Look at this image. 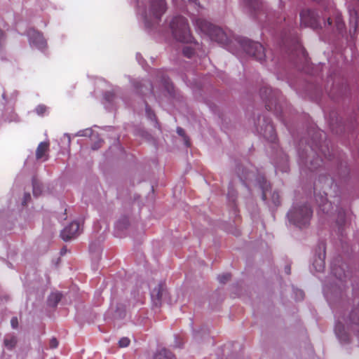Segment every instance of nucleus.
Instances as JSON below:
<instances>
[{
	"label": "nucleus",
	"instance_id": "f257e3e1",
	"mask_svg": "<svg viewBox=\"0 0 359 359\" xmlns=\"http://www.w3.org/2000/svg\"><path fill=\"white\" fill-rule=\"evenodd\" d=\"M133 1L136 4L137 15L149 32L163 33L169 29L176 40L183 43L191 42L187 20L184 17L176 16L162 23V16L167 10L165 0Z\"/></svg>",
	"mask_w": 359,
	"mask_h": 359
},
{
	"label": "nucleus",
	"instance_id": "f03ea898",
	"mask_svg": "<svg viewBox=\"0 0 359 359\" xmlns=\"http://www.w3.org/2000/svg\"><path fill=\"white\" fill-rule=\"evenodd\" d=\"M334 334L343 346L351 344L353 337L359 341V302L336 313Z\"/></svg>",
	"mask_w": 359,
	"mask_h": 359
},
{
	"label": "nucleus",
	"instance_id": "7ed1b4c3",
	"mask_svg": "<svg viewBox=\"0 0 359 359\" xmlns=\"http://www.w3.org/2000/svg\"><path fill=\"white\" fill-rule=\"evenodd\" d=\"M314 196L320 210L325 214H329L334 209L341 212L339 209V186L334 183V180L327 175L320 176L314 183Z\"/></svg>",
	"mask_w": 359,
	"mask_h": 359
},
{
	"label": "nucleus",
	"instance_id": "20e7f679",
	"mask_svg": "<svg viewBox=\"0 0 359 359\" xmlns=\"http://www.w3.org/2000/svg\"><path fill=\"white\" fill-rule=\"evenodd\" d=\"M331 273L336 280L331 283H325L323 285L324 295L330 304L338 299H342L346 287L345 283L350 275L347 264L339 259L332 262Z\"/></svg>",
	"mask_w": 359,
	"mask_h": 359
},
{
	"label": "nucleus",
	"instance_id": "39448f33",
	"mask_svg": "<svg viewBox=\"0 0 359 359\" xmlns=\"http://www.w3.org/2000/svg\"><path fill=\"white\" fill-rule=\"evenodd\" d=\"M298 153L300 167L311 171L321 165L323 158L320 155H323L325 158L331 156V152L327 146H320L319 148L318 144L308 145L304 149H299Z\"/></svg>",
	"mask_w": 359,
	"mask_h": 359
},
{
	"label": "nucleus",
	"instance_id": "423d86ee",
	"mask_svg": "<svg viewBox=\"0 0 359 359\" xmlns=\"http://www.w3.org/2000/svg\"><path fill=\"white\" fill-rule=\"evenodd\" d=\"M313 211L307 203H295L287 212L290 224L302 229L306 227L310 222Z\"/></svg>",
	"mask_w": 359,
	"mask_h": 359
},
{
	"label": "nucleus",
	"instance_id": "0eeeda50",
	"mask_svg": "<svg viewBox=\"0 0 359 359\" xmlns=\"http://www.w3.org/2000/svg\"><path fill=\"white\" fill-rule=\"evenodd\" d=\"M196 25L202 32L208 35L212 41H217L222 46L229 42L226 34L219 27H217L204 19H198Z\"/></svg>",
	"mask_w": 359,
	"mask_h": 359
},
{
	"label": "nucleus",
	"instance_id": "6e6552de",
	"mask_svg": "<svg viewBox=\"0 0 359 359\" xmlns=\"http://www.w3.org/2000/svg\"><path fill=\"white\" fill-rule=\"evenodd\" d=\"M236 41L244 52L257 60L262 62L265 58L264 48L261 43L242 37L237 38Z\"/></svg>",
	"mask_w": 359,
	"mask_h": 359
},
{
	"label": "nucleus",
	"instance_id": "1a4fd4ad",
	"mask_svg": "<svg viewBox=\"0 0 359 359\" xmlns=\"http://www.w3.org/2000/svg\"><path fill=\"white\" fill-rule=\"evenodd\" d=\"M256 131L258 134L269 142H273L276 140V135L271 121L265 116H259L257 123H255Z\"/></svg>",
	"mask_w": 359,
	"mask_h": 359
},
{
	"label": "nucleus",
	"instance_id": "9d476101",
	"mask_svg": "<svg viewBox=\"0 0 359 359\" xmlns=\"http://www.w3.org/2000/svg\"><path fill=\"white\" fill-rule=\"evenodd\" d=\"M255 181V184L257 185L262 190V200L267 202L271 200L274 206H278L280 204L279 194L276 191L271 193V191L269 189V184L266 181L264 177L259 174Z\"/></svg>",
	"mask_w": 359,
	"mask_h": 359
},
{
	"label": "nucleus",
	"instance_id": "9b49d317",
	"mask_svg": "<svg viewBox=\"0 0 359 359\" xmlns=\"http://www.w3.org/2000/svg\"><path fill=\"white\" fill-rule=\"evenodd\" d=\"M325 243L324 242L319 243L316 249L315 255L310 267V270L312 273H320L323 271L325 269Z\"/></svg>",
	"mask_w": 359,
	"mask_h": 359
},
{
	"label": "nucleus",
	"instance_id": "f8f14e48",
	"mask_svg": "<svg viewBox=\"0 0 359 359\" xmlns=\"http://www.w3.org/2000/svg\"><path fill=\"white\" fill-rule=\"evenodd\" d=\"M261 95L263 99L266 100V107L268 110L277 109V96L278 90L272 89L271 87H264L261 89Z\"/></svg>",
	"mask_w": 359,
	"mask_h": 359
},
{
	"label": "nucleus",
	"instance_id": "ddd939ff",
	"mask_svg": "<svg viewBox=\"0 0 359 359\" xmlns=\"http://www.w3.org/2000/svg\"><path fill=\"white\" fill-rule=\"evenodd\" d=\"M301 24L305 27L317 28L319 26V19L316 13L311 10H304L300 13Z\"/></svg>",
	"mask_w": 359,
	"mask_h": 359
},
{
	"label": "nucleus",
	"instance_id": "4468645a",
	"mask_svg": "<svg viewBox=\"0 0 359 359\" xmlns=\"http://www.w3.org/2000/svg\"><path fill=\"white\" fill-rule=\"evenodd\" d=\"M29 43L32 47L39 50H43L46 47V41L43 35L38 31L32 29L27 32Z\"/></svg>",
	"mask_w": 359,
	"mask_h": 359
},
{
	"label": "nucleus",
	"instance_id": "2eb2a0df",
	"mask_svg": "<svg viewBox=\"0 0 359 359\" xmlns=\"http://www.w3.org/2000/svg\"><path fill=\"white\" fill-rule=\"evenodd\" d=\"M347 11L349 14L350 24L352 26L355 32L356 30L358 11L359 9V0H347L346 1Z\"/></svg>",
	"mask_w": 359,
	"mask_h": 359
},
{
	"label": "nucleus",
	"instance_id": "dca6fc26",
	"mask_svg": "<svg viewBox=\"0 0 359 359\" xmlns=\"http://www.w3.org/2000/svg\"><path fill=\"white\" fill-rule=\"evenodd\" d=\"M81 232L80 224L78 222H71L61 232L62 238L68 241L76 238Z\"/></svg>",
	"mask_w": 359,
	"mask_h": 359
},
{
	"label": "nucleus",
	"instance_id": "f3484780",
	"mask_svg": "<svg viewBox=\"0 0 359 359\" xmlns=\"http://www.w3.org/2000/svg\"><path fill=\"white\" fill-rule=\"evenodd\" d=\"M157 78L168 94L172 95L173 87L167 75L163 72L159 71L157 74Z\"/></svg>",
	"mask_w": 359,
	"mask_h": 359
},
{
	"label": "nucleus",
	"instance_id": "a211bd4d",
	"mask_svg": "<svg viewBox=\"0 0 359 359\" xmlns=\"http://www.w3.org/2000/svg\"><path fill=\"white\" fill-rule=\"evenodd\" d=\"M165 292L163 285L158 284L151 292V297L156 306L161 304L163 294Z\"/></svg>",
	"mask_w": 359,
	"mask_h": 359
},
{
	"label": "nucleus",
	"instance_id": "6ab92c4d",
	"mask_svg": "<svg viewBox=\"0 0 359 359\" xmlns=\"http://www.w3.org/2000/svg\"><path fill=\"white\" fill-rule=\"evenodd\" d=\"M133 85L137 90L144 95H146L147 93H151L152 90L151 84L147 81L144 82L135 81Z\"/></svg>",
	"mask_w": 359,
	"mask_h": 359
},
{
	"label": "nucleus",
	"instance_id": "aec40b11",
	"mask_svg": "<svg viewBox=\"0 0 359 359\" xmlns=\"http://www.w3.org/2000/svg\"><path fill=\"white\" fill-rule=\"evenodd\" d=\"M154 359H175V358L170 351L162 348L156 353Z\"/></svg>",
	"mask_w": 359,
	"mask_h": 359
},
{
	"label": "nucleus",
	"instance_id": "412c9836",
	"mask_svg": "<svg viewBox=\"0 0 359 359\" xmlns=\"http://www.w3.org/2000/svg\"><path fill=\"white\" fill-rule=\"evenodd\" d=\"M238 175L242 181L245 182L246 183L247 181H249V184H248V186L250 185V183L253 180V178L255 177V175L252 171L247 172L246 170H243L241 174L240 173V171H238Z\"/></svg>",
	"mask_w": 359,
	"mask_h": 359
},
{
	"label": "nucleus",
	"instance_id": "4be33fe9",
	"mask_svg": "<svg viewBox=\"0 0 359 359\" xmlns=\"http://www.w3.org/2000/svg\"><path fill=\"white\" fill-rule=\"evenodd\" d=\"M48 144L46 142H41L36 149V156L37 159L42 158L48 149Z\"/></svg>",
	"mask_w": 359,
	"mask_h": 359
},
{
	"label": "nucleus",
	"instance_id": "5701e85b",
	"mask_svg": "<svg viewBox=\"0 0 359 359\" xmlns=\"http://www.w3.org/2000/svg\"><path fill=\"white\" fill-rule=\"evenodd\" d=\"M61 299V294L59 292H53L48 297V304L51 306H55Z\"/></svg>",
	"mask_w": 359,
	"mask_h": 359
},
{
	"label": "nucleus",
	"instance_id": "b1692460",
	"mask_svg": "<svg viewBox=\"0 0 359 359\" xmlns=\"http://www.w3.org/2000/svg\"><path fill=\"white\" fill-rule=\"evenodd\" d=\"M32 187L34 196H39L42 192L41 183L38 180L34 178L32 180Z\"/></svg>",
	"mask_w": 359,
	"mask_h": 359
},
{
	"label": "nucleus",
	"instance_id": "393cba45",
	"mask_svg": "<svg viewBox=\"0 0 359 359\" xmlns=\"http://www.w3.org/2000/svg\"><path fill=\"white\" fill-rule=\"evenodd\" d=\"M334 23H335V27H336L337 29L339 32H341L344 28V23L341 18V14H339L338 13H335Z\"/></svg>",
	"mask_w": 359,
	"mask_h": 359
},
{
	"label": "nucleus",
	"instance_id": "a878e982",
	"mask_svg": "<svg viewBox=\"0 0 359 359\" xmlns=\"http://www.w3.org/2000/svg\"><path fill=\"white\" fill-rule=\"evenodd\" d=\"M243 1L252 11H257L259 9V3L258 0H243Z\"/></svg>",
	"mask_w": 359,
	"mask_h": 359
},
{
	"label": "nucleus",
	"instance_id": "bb28decb",
	"mask_svg": "<svg viewBox=\"0 0 359 359\" xmlns=\"http://www.w3.org/2000/svg\"><path fill=\"white\" fill-rule=\"evenodd\" d=\"M129 224V221L127 217H123L120 219L116 223V228L120 230H123L124 229H126L127 226Z\"/></svg>",
	"mask_w": 359,
	"mask_h": 359
},
{
	"label": "nucleus",
	"instance_id": "cd10ccee",
	"mask_svg": "<svg viewBox=\"0 0 359 359\" xmlns=\"http://www.w3.org/2000/svg\"><path fill=\"white\" fill-rule=\"evenodd\" d=\"M16 343L17 339L13 336L7 337L4 340L5 346L9 349L13 348L15 346Z\"/></svg>",
	"mask_w": 359,
	"mask_h": 359
},
{
	"label": "nucleus",
	"instance_id": "c85d7f7f",
	"mask_svg": "<svg viewBox=\"0 0 359 359\" xmlns=\"http://www.w3.org/2000/svg\"><path fill=\"white\" fill-rule=\"evenodd\" d=\"M93 134V132L91 128H86L82 130L79 131L76 136L79 137H91Z\"/></svg>",
	"mask_w": 359,
	"mask_h": 359
},
{
	"label": "nucleus",
	"instance_id": "c756f323",
	"mask_svg": "<svg viewBox=\"0 0 359 359\" xmlns=\"http://www.w3.org/2000/svg\"><path fill=\"white\" fill-rule=\"evenodd\" d=\"M47 111V107L43 104H39L35 108V112L39 116H43Z\"/></svg>",
	"mask_w": 359,
	"mask_h": 359
},
{
	"label": "nucleus",
	"instance_id": "7c9ffc66",
	"mask_svg": "<svg viewBox=\"0 0 359 359\" xmlns=\"http://www.w3.org/2000/svg\"><path fill=\"white\" fill-rule=\"evenodd\" d=\"M145 111H146V114H147L148 118H149L151 121L156 120V116H155L154 113L153 112L151 109L148 106V104L147 103L145 105Z\"/></svg>",
	"mask_w": 359,
	"mask_h": 359
},
{
	"label": "nucleus",
	"instance_id": "2f4dec72",
	"mask_svg": "<svg viewBox=\"0 0 359 359\" xmlns=\"http://www.w3.org/2000/svg\"><path fill=\"white\" fill-rule=\"evenodd\" d=\"M183 54L187 57H191L194 55V49L189 46L183 48Z\"/></svg>",
	"mask_w": 359,
	"mask_h": 359
},
{
	"label": "nucleus",
	"instance_id": "473e14b6",
	"mask_svg": "<svg viewBox=\"0 0 359 359\" xmlns=\"http://www.w3.org/2000/svg\"><path fill=\"white\" fill-rule=\"evenodd\" d=\"M130 344V339L127 337H123L121 338L119 341L118 344L120 347H127Z\"/></svg>",
	"mask_w": 359,
	"mask_h": 359
},
{
	"label": "nucleus",
	"instance_id": "72a5a7b5",
	"mask_svg": "<svg viewBox=\"0 0 359 359\" xmlns=\"http://www.w3.org/2000/svg\"><path fill=\"white\" fill-rule=\"evenodd\" d=\"M230 278V274L224 273L218 276V280L220 283H224Z\"/></svg>",
	"mask_w": 359,
	"mask_h": 359
},
{
	"label": "nucleus",
	"instance_id": "f704fd0d",
	"mask_svg": "<svg viewBox=\"0 0 359 359\" xmlns=\"http://www.w3.org/2000/svg\"><path fill=\"white\" fill-rule=\"evenodd\" d=\"M227 196H228L229 199L230 201H231L232 202L235 201L236 195H235L234 191L231 188L229 189Z\"/></svg>",
	"mask_w": 359,
	"mask_h": 359
},
{
	"label": "nucleus",
	"instance_id": "c9c22d12",
	"mask_svg": "<svg viewBox=\"0 0 359 359\" xmlns=\"http://www.w3.org/2000/svg\"><path fill=\"white\" fill-rule=\"evenodd\" d=\"M30 199H31L30 194L29 193H25L23 199L22 201V205H26Z\"/></svg>",
	"mask_w": 359,
	"mask_h": 359
},
{
	"label": "nucleus",
	"instance_id": "e433bc0d",
	"mask_svg": "<svg viewBox=\"0 0 359 359\" xmlns=\"http://www.w3.org/2000/svg\"><path fill=\"white\" fill-rule=\"evenodd\" d=\"M49 345H50V347L52 348H56L58 345L57 340L55 338L51 339L50 341Z\"/></svg>",
	"mask_w": 359,
	"mask_h": 359
},
{
	"label": "nucleus",
	"instance_id": "4c0bfd02",
	"mask_svg": "<svg viewBox=\"0 0 359 359\" xmlns=\"http://www.w3.org/2000/svg\"><path fill=\"white\" fill-rule=\"evenodd\" d=\"M296 298L298 300H301L304 298V292L302 290H299L296 292Z\"/></svg>",
	"mask_w": 359,
	"mask_h": 359
},
{
	"label": "nucleus",
	"instance_id": "58836bf2",
	"mask_svg": "<svg viewBox=\"0 0 359 359\" xmlns=\"http://www.w3.org/2000/svg\"><path fill=\"white\" fill-rule=\"evenodd\" d=\"M276 170H277L282 171V172H287V165H284V166L282 168V167H280V165H276Z\"/></svg>",
	"mask_w": 359,
	"mask_h": 359
},
{
	"label": "nucleus",
	"instance_id": "ea45409f",
	"mask_svg": "<svg viewBox=\"0 0 359 359\" xmlns=\"http://www.w3.org/2000/svg\"><path fill=\"white\" fill-rule=\"evenodd\" d=\"M11 325L13 328H15L17 327V325H18V319L17 318H13L11 319Z\"/></svg>",
	"mask_w": 359,
	"mask_h": 359
},
{
	"label": "nucleus",
	"instance_id": "a19ab883",
	"mask_svg": "<svg viewBox=\"0 0 359 359\" xmlns=\"http://www.w3.org/2000/svg\"><path fill=\"white\" fill-rule=\"evenodd\" d=\"M177 131V133L180 135H184V130L182 128H178Z\"/></svg>",
	"mask_w": 359,
	"mask_h": 359
},
{
	"label": "nucleus",
	"instance_id": "79ce46f5",
	"mask_svg": "<svg viewBox=\"0 0 359 359\" xmlns=\"http://www.w3.org/2000/svg\"><path fill=\"white\" fill-rule=\"evenodd\" d=\"M90 251H94V250H95V246L94 245V244H93V243H91V244L90 245Z\"/></svg>",
	"mask_w": 359,
	"mask_h": 359
},
{
	"label": "nucleus",
	"instance_id": "37998d69",
	"mask_svg": "<svg viewBox=\"0 0 359 359\" xmlns=\"http://www.w3.org/2000/svg\"><path fill=\"white\" fill-rule=\"evenodd\" d=\"M332 23V19L331 18H329L327 19V24H328V25H331Z\"/></svg>",
	"mask_w": 359,
	"mask_h": 359
},
{
	"label": "nucleus",
	"instance_id": "c03bdc74",
	"mask_svg": "<svg viewBox=\"0 0 359 359\" xmlns=\"http://www.w3.org/2000/svg\"><path fill=\"white\" fill-rule=\"evenodd\" d=\"M285 272L289 274L290 273V268L289 266L285 267Z\"/></svg>",
	"mask_w": 359,
	"mask_h": 359
},
{
	"label": "nucleus",
	"instance_id": "a18cd8bd",
	"mask_svg": "<svg viewBox=\"0 0 359 359\" xmlns=\"http://www.w3.org/2000/svg\"><path fill=\"white\" fill-rule=\"evenodd\" d=\"M65 137H66L68 140V142L70 143V137L69 135H65Z\"/></svg>",
	"mask_w": 359,
	"mask_h": 359
},
{
	"label": "nucleus",
	"instance_id": "49530a36",
	"mask_svg": "<svg viewBox=\"0 0 359 359\" xmlns=\"http://www.w3.org/2000/svg\"><path fill=\"white\" fill-rule=\"evenodd\" d=\"M1 96L4 100H6V94L4 93H2Z\"/></svg>",
	"mask_w": 359,
	"mask_h": 359
},
{
	"label": "nucleus",
	"instance_id": "de8ad7c7",
	"mask_svg": "<svg viewBox=\"0 0 359 359\" xmlns=\"http://www.w3.org/2000/svg\"><path fill=\"white\" fill-rule=\"evenodd\" d=\"M106 99L109 100H110V97L108 95V94H106Z\"/></svg>",
	"mask_w": 359,
	"mask_h": 359
},
{
	"label": "nucleus",
	"instance_id": "09e8293b",
	"mask_svg": "<svg viewBox=\"0 0 359 359\" xmlns=\"http://www.w3.org/2000/svg\"><path fill=\"white\" fill-rule=\"evenodd\" d=\"M139 56H140V55H139V54H137V60H138L139 62L141 64V62H140V59H139Z\"/></svg>",
	"mask_w": 359,
	"mask_h": 359
},
{
	"label": "nucleus",
	"instance_id": "8fccbe9b",
	"mask_svg": "<svg viewBox=\"0 0 359 359\" xmlns=\"http://www.w3.org/2000/svg\"><path fill=\"white\" fill-rule=\"evenodd\" d=\"M343 170H348V169L346 167H345L344 169H343Z\"/></svg>",
	"mask_w": 359,
	"mask_h": 359
}]
</instances>
